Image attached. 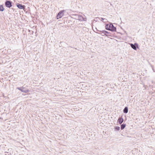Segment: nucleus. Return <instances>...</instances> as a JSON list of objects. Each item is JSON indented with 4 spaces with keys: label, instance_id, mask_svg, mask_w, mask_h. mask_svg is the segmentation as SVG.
I'll use <instances>...</instances> for the list:
<instances>
[{
    "label": "nucleus",
    "instance_id": "nucleus-1",
    "mask_svg": "<svg viewBox=\"0 0 155 155\" xmlns=\"http://www.w3.org/2000/svg\"><path fill=\"white\" fill-rule=\"evenodd\" d=\"M105 27L106 29L108 30L112 31H116V28L112 24H106Z\"/></svg>",
    "mask_w": 155,
    "mask_h": 155
},
{
    "label": "nucleus",
    "instance_id": "nucleus-2",
    "mask_svg": "<svg viewBox=\"0 0 155 155\" xmlns=\"http://www.w3.org/2000/svg\"><path fill=\"white\" fill-rule=\"evenodd\" d=\"M17 89L21 91L22 92L24 93H27L29 91V90L28 89H26L24 87H18Z\"/></svg>",
    "mask_w": 155,
    "mask_h": 155
},
{
    "label": "nucleus",
    "instance_id": "nucleus-3",
    "mask_svg": "<svg viewBox=\"0 0 155 155\" xmlns=\"http://www.w3.org/2000/svg\"><path fill=\"white\" fill-rule=\"evenodd\" d=\"M5 5L8 8H10L12 6V2L9 1H6L5 2Z\"/></svg>",
    "mask_w": 155,
    "mask_h": 155
},
{
    "label": "nucleus",
    "instance_id": "nucleus-4",
    "mask_svg": "<svg viewBox=\"0 0 155 155\" xmlns=\"http://www.w3.org/2000/svg\"><path fill=\"white\" fill-rule=\"evenodd\" d=\"M64 10L61 11L58 14L57 16V19L61 18L63 15V12Z\"/></svg>",
    "mask_w": 155,
    "mask_h": 155
},
{
    "label": "nucleus",
    "instance_id": "nucleus-5",
    "mask_svg": "<svg viewBox=\"0 0 155 155\" xmlns=\"http://www.w3.org/2000/svg\"><path fill=\"white\" fill-rule=\"evenodd\" d=\"M130 46L133 49L135 50H137V48L138 47V45L137 43H135L134 44H131Z\"/></svg>",
    "mask_w": 155,
    "mask_h": 155
},
{
    "label": "nucleus",
    "instance_id": "nucleus-6",
    "mask_svg": "<svg viewBox=\"0 0 155 155\" xmlns=\"http://www.w3.org/2000/svg\"><path fill=\"white\" fill-rule=\"evenodd\" d=\"M76 18L80 21H85V18H84L81 15H76Z\"/></svg>",
    "mask_w": 155,
    "mask_h": 155
},
{
    "label": "nucleus",
    "instance_id": "nucleus-7",
    "mask_svg": "<svg viewBox=\"0 0 155 155\" xmlns=\"http://www.w3.org/2000/svg\"><path fill=\"white\" fill-rule=\"evenodd\" d=\"M16 6L19 9H24L25 8V5H22L19 3L17 4Z\"/></svg>",
    "mask_w": 155,
    "mask_h": 155
},
{
    "label": "nucleus",
    "instance_id": "nucleus-8",
    "mask_svg": "<svg viewBox=\"0 0 155 155\" xmlns=\"http://www.w3.org/2000/svg\"><path fill=\"white\" fill-rule=\"evenodd\" d=\"M123 121L124 119L122 117H119L117 120V122L120 124L123 122Z\"/></svg>",
    "mask_w": 155,
    "mask_h": 155
},
{
    "label": "nucleus",
    "instance_id": "nucleus-9",
    "mask_svg": "<svg viewBox=\"0 0 155 155\" xmlns=\"http://www.w3.org/2000/svg\"><path fill=\"white\" fill-rule=\"evenodd\" d=\"M128 112V108L127 107H126L124 108L123 110V112L124 113L127 114Z\"/></svg>",
    "mask_w": 155,
    "mask_h": 155
},
{
    "label": "nucleus",
    "instance_id": "nucleus-10",
    "mask_svg": "<svg viewBox=\"0 0 155 155\" xmlns=\"http://www.w3.org/2000/svg\"><path fill=\"white\" fill-rule=\"evenodd\" d=\"M126 127V124H123L121 125L120 128L121 130H123L124 128L125 127Z\"/></svg>",
    "mask_w": 155,
    "mask_h": 155
},
{
    "label": "nucleus",
    "instance_id": "nucleus-11",
    "mask_svg": "<svg viewBox=\"0 0 155 155\" xmlns=\"http://www.w3.org/2000/svg\"><path fill=\"white\" fill-rule=\"evenodd\" d=\"M4 10V8L2 5H0V11L3 12Z\"/></svg>",
    "mask_w": 155,
    "mask_h": 155
},
{
    "label": "nucleus",
    "instance_id": "nucleus-12",
    "mask_svg": "<svg viewBox=\"0 0 155 155\" xmlns=\"http://www.w3.org/2000/svg\"><path fill=\"white\" fill-rule=\"evenodd\" d=\"M105 33V35L106 36H110V33L107 31H104Z\"/></svg>",
    "mask_w": 155,
    "mask_h": 155
},
{
    "label": "nucleus",
    "instance_id": "nucleus-13",
    "mask_svg": "<svg viewBox=\"0 0 155 155\" xmlns=\"http://www.w3.org/2000/svg\"><path fill=\"white\" fill-rule=\"evenodd\" d=\"M100 32H101V35H102V36H104V35H105V32L104 31H105L104 30V31H100Z\"/></svg>",
    "mask_w": 155,
    "mask_h": 155
},
{
    "label": "nucleus",
    "instance_id": "nucleus-14",
    "mask_svg": "<svg viewBox=\"0 0 155 155\" xmlns=\"http://www.w3.org/2000/svg\"><path fill=\"white\" fill-rule=\"evenodd\" d=\"M115 130L119 131L120 130V127H115Z\"/></svg>",
    "mask_w": 155,
    "mask_h": 155
},
{
    "label": "nucleus",
    "instance_id": "nucleus-15",
    "mask_svg": "<svg viewBox=\"0 0 155 155\" xmlns=\"http://www.w3.org/2000/svg\"><path fill=\"white\" fill-rule=\"evenodd\" d=\"M101 19L102 20H107V19H106L104 18H101Z\"/></svg>",
    "mask_w": 155,
    "mask_h": 155
},
{
    "label": "nucleus",
    "instance_id": "nucleus-16",
    "mask_svg": "<svg viewBox=\"0 0 155 155\" xmlns=\"http://www.w3.org/2000/svg\"><path fill=\"white\" fill-rule=\"evenodd\" d=\"M151 67H152V68H153L152 66H151ZM153 68V71H154V69H153V68Z\"/></svg>",
    "mask_w": 155,
    "mask_h": 155
}]
</instances>
